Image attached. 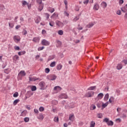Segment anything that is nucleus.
Segmentation results:
<instances>
[{"label": "nucleus", "instance_id": "1", "mask_svg": "<svg viewBox=\"0 0 127 127\" xmlns=\"http://www.w3.org/2000/svg\"><path fill=\"white\" fill-rule=\"evenodd\" d=\"M57 78V76L55 74H50L47 77V79L50 81H54V80H56Z\"/></svg>", "mask_w": 127, "mask_h": 127}, {"label": "nucleus", "instance_id": "2", "mask_svg": "<svg viewBox=\"0 0 127 127\" xmlns=\"http://www.w3.org/2000/svg\"><path fill=\"white\" fill-rule=\"evenodd\" d=\"M94 91H89L86 93L85 97H87V98H91V97H93L94 96Z\"/></svg>", "mask_w": 127, "mask_h": 127}, {"label": "nucleus", "instance_id": "3", "mask_svg": "<svg viewBox=\"0 0 127 127\" xmlns=\"http://www.w3.org/2000/svg\"><path fill=\"white\" fill-rule=\"evenodd\" d=\"M41 44L44 46H48V45L50 44V42L45 39H44L42 41Z\"/></svg>", "mask_w": 127, "mask_h": 127}, {"label": "nucleus", "instance_id": "4", "mask_svg": "<svg viewBox=\"0 0 127 127\" xmlns=\"http://www.w3.org/2000/svg\"><path fill=\"white\" fill-rule=\"evenodd\" d=\"M39 85L40 87V90H44V87H45V82L41 81L39 83Z\"/></svg>", "mask_w": 127, "mask_h": 127}, {"label": "nucleus", "instance_id": "5", "mask_svg": "<svg viewBox=\"0 0 127 127\" xmlns=\"http://www.w3.org/2000/svg\"><path fill=\"white\" fill-rule=\"evenodd\" d=\"M26 75V73L24 70H21L18 74V77H24Z\"/></svg>", "mask_w": 127, "mask_h": 127}, {"label": "nucleus", "instance_id": "6", "mask_svg": "<svg viewBox=\"0 0 127 127\" xmlns=\"http://www.w3.org/2000/svg\"><path fill=\"white\" fill-rule=\"evenodd\" d=\"M37 119L39 120L40 121H43V119H44V116L43 115L42 113H40L37 115Z\"/></svg>", "mask_w": 127, "mask_h": 127}, {"label": "nucleus", "instance_id": "7", "mask_svg": "<svg viewBox=\"0 0 127 127\" xmlns=\"http://www.w3.org/2000/svg\"><path fill=\"white\" fill-rule=\"evenodd\" d=\"M56 24L59 27H63V26H64V23L60 22V21H57L56 22Z\"/></svg>", "mask_w": 127, "mask_h": 127}, {"label": "nucleus", "instance_id": "8", "mask_svg": "<svg viewBox=\"0 0 127 127\" xmlns=\"http://www.w3.org/2000/svg\"><path fill=\"white\" fill-rule=\"evenodd\" d=\"M103 97H104V94L100 93L98 95L97 98H95V100H97V101H99V100L103 99Z\"/></svg>", "mask_w": 127, "mask_h": 127}, {"label": "nucleus", "instance_id": "9", "mask_svg": "<svg viewBox=\"0 0 127 127\" xmlns=\"http://www.w3.org/2000/svg\"><path fill=\"white\" fill-rule=\"evenodd\" d=\"M99 8H100V5L98 3H96L93 6V9L94 10H99Z\"/></svg>", "mask_w": 127, "mask_h": 127}, {"label": "nucleus", "instance_id": "10", "mask_svg": "<svg viewBox=\"0 0 127 127\" xmlns=\"http://www.w3.org/2000/svg\"><path fill=\"white\" fill-rule=\"evenodd\" d=\"M29 81H34L35 82V81L37 80H40V78H37L36 77H29Z\"/></svg>", "mask_w": 127, "mask_h": 127}, {"label": "nucleus", "instance_id": "11", "mask_svg": "<svg viewBox=\"0 0 127 127\" xmlns=\"http://www.w3.org/2000/svg\"><path fill=\"white\" fill-rule=\"evenodd\" d=\"M68 96L66 94H62L59 96L60 99H67Z\"/></svg>", "mask_w": 127, "mask_h": 127}, {"label": "nucleus", "instance_id": "12", "mask_svg": "<svg viewBox=\"0 0 127 127\" xmlns=\"http://www.w3.org/2000/svg\"><path fill=\"white\" fill-rule=\"evenodd\" d=\"M33 94L31 92V91H29L27 92V94H26V98H29V97H31Z\"/></svg>", "mask_w": 127, "mask_h": 127}, {"label": "nucleus", "instance_id": "13", "mask_svg": "<svg viewBox=\"0 0 127 127\" xmlns=\"http://www.w3.org/2000/svg\"><path fill=\"white\" fill-rule=\"evenodd\" d=\"M61 45H62V42L60 40H57V47H61Z\"/></svg>", "mask_w": 127, "mask_h": 127}, {"label": "nucleus", "instance_id": "14", "mask_svg": "<svg viewBox=\"0 0 127 127\" xmlns=\"http://www.w3.org/2000/svg\"><path fill=\"white\" fill-rule=\"evenodd\" d=\"M13 40L14 41L17 40V41H20V37L19 36H14L13 37Z\"/></svg>", "mask_w": 127, "mask_h": 127}, {"label": "nucleus", "instance_id": "15", "mask_svg": "<svg viewBox=\"0 0 127 127\" xmlns=\"http://www.w3.org/2000/svg\"><path fill=\"white\" fill-rule=\"evenodd\" d=\"M27 114V111L24 110L21 112V116L22 117H25L26 116V114Z\"/></svg>", "mask_w": 127, "mask_h": 127}, {"label": "nucleus", "instance_id": "16", "mask_svg": "<svg viewBox=\"0 0 127 127\" xmlns=\"http://www.w3.org/2000/svg\"><path fill=\"white\" fill-rule=\"evenodd\" d=\"M63 65L61 64H59L57 66V69L58 70V71H60L61 69H62Z\"/></svg>", "mask_w": 127, "mask_h": 127}, {"label": "nucleus", "instance_id": "17", "mask_svg": "<svg viewBox=\"0 0 127 127\" xmlns=\"http://www.w3.org/2000/svg\"><path fill=\"white\" fill-rule=\"evenodd\" d=\"M62 88H61V87H60V86H55L54 88V91H61Z\"/></svg>", "mask_w": 127, "mask_h": 127}, {"label": "nucleus", "instance_id": "18", "mask_svg": "<svg viewBox=\"0 0 127 127\" xmlns=\"http://www.w3.org/2000/svg\"><path fill=\"white\" fill-rule=\"evenodd\" d=\"M74 117V115L73 114H70L69 116V119L68 120L69 121H71V122H74V119H73V118Z\"/></svg>", "mask_w": 127, "mask_h": 127}, {"label": "nucleus", "instance_id": "19", "mask_svg": "<svg viewBox=\"0 0 127 127\" xmlns=\"http://www.w3.org/2000/svg\"><path fill=\"white\" fill-rule=\"evenodd\" d=\"M117 68L118 69V70H121V69H122V68H123V64H118Z\"/></svg>", "mask_w": 127, "mask_h": 127}, {"label": "nucleus", "instance_id": "20", "mask_svg": "<svg viewBox=\"0 0 127 127\" xmlns=\"http://www.w3.org/2000/svg\"><path fill=\"white\" fill-rule=\"evenodd\" d=\"M101 4H102V6H103V7L104 8H106V7H107V5H108L107 3L106 2H105V1L102 2Z\"/></svg>", "mask_w": 127, "mask_h": 127}, {"label": "nucleus", "instance_id": "21", "mask_svg": "<svg viewBox=\"0 0 127 127\" xmlns=\"http://www.w3.org/2000/svg\"><path fill=\"white\" fill-rule=\"evenodd\" d=\"M87 28H91V27H93L94 26V23H90L89 24L87 25Z\"/></svg>", "mask_w": 127, "mask_h": 127}, {"label": "nucleus", "instance_id": "22", "mask_svg": "<svg viewBox=\"0 0 127 127\" xmlns=\"http://www.w3.org/2000/svg\"><path fill=\"white\" fill-rule=\"evenodd\" d=\"M43 7H44L43 4H42V3L40 4V5L38 8L39 11H41V10L43 9Z\"/></svg>", "mask_w": 127, "mask_h": 127}, {"label": "nucleus", "instance_id": "23", "mask_svg": "<svg viewBox=\"0 0 127 127\" xmlns=\"http://www.w3.org/2000/svg\"><path fill=\"white\" fill-rule=\"evenodd\" d=\"M54 58H55V55L50 56L48 58V60L49 61H50L51 60H53Z\"/></svg>", "mask_w": 127, "mask_h": 127}, {"label": "nucleus", "instance_id": "24", "mask_svg": "<svg viewBox=\"0 0 127 127\" xmlns=\"http://www.w3.org/2000/svg\"><path fill=\"white\" fill-rule=\"evenodd\" d=\"M50 67H55L56 66V62H53L51 63L50 65Z\"/></svg>", "mask_w": 127, "mask_h": 127}, {"label": "nucleus", "instance_id": "25", "mask_svg": "<svg viewBox=\"0 0 127 127\" xmlns=\"http://www.w3.org/2000/svg\"><path fill=\"white\" fill-rule=\"evenodd\" d=\"M13 60H14L15 61H16L18 60V59H19V57H18V56H17V55H15V56L13 57Z\"/></svg>", "mask_w": 127, "mask_h": 127}, {"label": "nucleus", "instance_id": "26", "mask_svg": "<svg viewBox=\"0 0 127 127\" xmlns=\"http://www.w3.org/2000/svg\"><path fill=\"white\" fill-rule=\"evenodd\" d=\"M19 99H16L13 102V105L14 106H16V105H17V103H18V102H19Z\"/></svg>", "mask_w": 127, "mask_h": 127}, {"label": "nucleus", "instance_id": "27", "mask_svg": "<svg viewBox=\"0 0 127 127\" xmlns=\"http://www.w3.org/2000/svg\"><path fill=\"white\" fill-rule=\"evenodd\" d=\"M25 53H26L25 51H22V52H19L18 54L19 56H21V55H24Z\"/></svg>", "mask_w": 127, "mask_h": 127}, {"label": "nucleus", "instance_id": "28", "mask_svg": "<svg viewBox=\"0 0 127 127\" xmlns=\"http://www.w3.org/2000/svg\"><path fill=\"white\" fill-rule=\"evenodd\" d=\"M109 100V93H107L104 97V101H107Z\"/></svg>", "mask_w": 127, "mask_h": 127}, {"label": "nucleus", "instance_id": "29", "mask_svg": "<svg viewBox=\"0 0 127 127\" xmlns=\"http://www.w3.org/2000/svg\"><path fill=\"white\" fill-rule=\"evenodd\" d=\"M108 126H114V122L112 121H110L107 123Z\"/></svg>", "mask_w": 127, "mask_h": 127}, {"label": "nucleus", "instance_id": "30", "mask_svg": "<svg viewBox=\"0 0 127 127\" xmlns=\"http://www.w3.org/2000/svg\"><path fill=\"white\" fill-rule=\"evenodd\" d=\"M37 88H36V87L35 86H32V87H31V91H36V90H37Z\"/></svg>", "mask_w": 127, "mask_h": 127}, {"label": "nucleus", "instance_id": "31", "mask_svg": "<svg viewBox=\"0 0 127 127\" xmlns=\"http://www.w3.org/2000/svg\"><path fill=\"white\" fill-rule=\"evenodd\" d=\"M115 100V98L114 97L112 96L109 99V103H112L113 102H114V100Z\"/></svg>", "mask_w": 127, "mask_h": 127}, {"label": "nucleus", "instance_id": "32", "mask_svg": "<svg viewBox=\"0 0 127 127\" xmlns=\"http://www.w3.org/2000/svg\"><path fill=\"white\" fill-rule=\"evenodd\" d=\"M58 33L59 35H63V34H64L63 30H59L58 32Z\"/></svg>", "mask_w": 127, "mask_h": 127}, {"label": "nucleus", "instance_id": "33", "mask_svg": "<svg viewBox=\"0 0 127 127\" xmlns=\"http://www.w3.org/2000/svg\"><path fill=\"white\" fill-rule=\"evenodd\" d=\"M96 123L94 121H92L90 124V127H95Z\"/></svg>", "mask_w": 127, "mask_h": 127}, {"label": "nucleus", "instance_id": "34", "mask_svg": "<svg viewBox=\"0 0 127 127\" xmlns=\"http://www.w3.org/2000/svg\"><path fill=\"white\" fill-rule=\"evenodd\" d=\"M22 6H24V5H27V4H28V3H27V2H26V1L25 0L22 1Z\"/></svg>", "mask_w": 127, "mask_h": 127}, {"label": "nucleus", "instance_id": "35", "mask_svg": "<svg viewBox=\"0 0 127 127\" xmlns=\"http://www.w3.org/2000/svg\"><path fill=\"white\" fill-rule=\"evenodd\" d=\"M97 118H98L99 119H102V118H103V114H102V113L98 114Z\"/></svg>", "mask_w": 127, "mask_h": 127}, {"label": "nucleus", "instance_id": "36", "mask_svg": "<svg viewBox=\"0 0 127 127\" xmlns=\"http://www.w3.org/2000/svg\"><path fill=\"white\" fill-rule=\"evenodd\" d=\"M24 121L25 123H28L29 122V118L28 117H26L24 119Z\"/></svg>", "mask_w": 127, "mask_h": 127}, {"label": "nucleus", "instance_id": "37", "mask_svg": "<svg viewBox=\"0 0 127 127\" xmlns=\"http://www.w3.org/2000/svg\"><path fill=\"white\" fill-rule=\"evenodd\" d=\"M54 121L55 123H58V122H59V118L56 117H55Z\"/></svg>", "mask_w": 127, "mask_h": 127}, {"label": "nucleus", "instance_id": "38", "mask_svg": "<svg viewBox=\"0 0 127 127\" xmlns=\"http://www.w3.org/2000/svg\"><path fill=\"white\" fill-rule=\"evenodd\" d=\"M22 33L23 35H26V34H27V31H26V30L25 29H23Z\"/></svg>", "mask_w": 127, "mask_h": 127}, {"label": "nucleus", "instance_id": "39", "mask_svg": "<svg viewBox=\"0 0 127 127\" xmlns=\"http://www.w3.org/2000/svg\"><path fill=\"white\" fill-rule=\"evenodd\" d=\"M109 118H105L103 120V122L104 123H106L107 124L108 123H109Z\"/></svg>", "mask_w": 127, "mask_h": 127}, {"label": "nucleus", "instance_id": "40", "mask_svg": "<svg viewBox=\"0 0 127 127\" xmlns=\"http://www.w3.org/2000/svg\"><path fill=\"white\" fill-rule=\"evenodd\" d=\"M13 96L14 98H16V97H18V92H15Z\"/></svg>", "mask_w": 127, "mask_h": 127}, {"label": "nucleus", "instance_id": "41", "mask_svg": "<svg viewBox=\"0 0 127 127\" xmlns=\"http://www.w3.org/2000/svg\"><path fill=\"white\" fill-rule=\"evenodd\" d=\"M49 24L50 26H52V27H53L55 23H54V22L51 21V22H50Z\"/></svg>", "mask_w": 127, "mask_h": 127}, {"label": "nucleus", "instance_id": "42", "mask_svg": "<svg viewBox=\"0 0 127 127\" xmlns=\"http://www.w3.org/2000/svg\"><path fill=\"white\" fill-rule=\"evenodd\" d=\"M53 105H57L58 104V101L57 100H53L52 102Z\"/></svg>", "mask_w": 127, "mask_h": 127}, {"label": "nucleus", "instance_id": "43", "mask_svg": "<svg viewBox=\"0 0 127 127\" xmlns=\"http://www.w3.org/2000/svg\"><path fill=\"white\" fill-rule=\"evenodd\" d=\"M9 26L10 28H13L14 25L12 23H9Z\"/></svg>", "mask_w": 127, "mask_h": 127}, {"label": "nucleus", "instance_id": "44", "mask_svg": "<svg viewBox=\"0 0 127 127\" xmlns=\"http://www.w3.org/2000/svg\"><path fill=\"white\" fill-rule=\"evenodd\" d=\"M95 88H96V86H91V87H90L89 88H88V90H95Z\"/></svg>", "mask_w": 127, "mask_h": 127}, {"label": "nucleus", "instance_id": "45", "mask_svg": "<svg viewBox=\"0 0 127 127\" xmlns=\"http://www.w3.org/2000/svg\"><path fill=\"white\" fill-rule=\"evenodd\" d=\"M45 73H48L50 72V69L49 68H45Z\"/></svg>", "mask_w": 127, "mask_h": 127}, {"label": "nucleus", "instance_id": "46", "mask_svg": "<svg viewBox=\"0 0 127 127\" xmlns=\"http://www.w3.org/2000/svg\"><path fill=\"white\" fill-rule=\"evenodd\" d=\"M0 9L1 10H3L4 9V6L2 4H0Z\"/></svg>", "mask_w": 127, "mask_h": 127}, {"label": "nucleus", "instance_id": "47", "mask_svg": "<svg viewBox=\"0 0 127 127\" xmlns=\"http://www.w3.org/2000/svg\"><path fill=\"white\" fill-rule=\"evenodd\" d=\"M33 41L34 42H37V41H38V38L37 37H35L33 39Z\"/></svg>", "mask_w": 127, "mask_h": 127}, {"label": "nucleus", "instance_id": "48", "mask_svg": "<svg viewBox=\"0 0 127 127\" xmlns=\"http://www.w3.org/2000/svg\"><path fill=\"white\" fill-rule=\"evenodd\" d=\"M45 47L44 46L41 47H39L38 48V51H41V50H43V49H44Z\"/></svg>", "mask_w": 127, "mask_h": 127}, {"label": "nucleus", "instance_id": "49", "mask_svg": "<svg viewBox=\"0 0 127 127\" xmlns=\"http://www.w3.org/2000/svg\"><path fill=\"white\" fill-rule=\"evenodd\" d=\"M108 106V104L107 103H103L102 104V109H105V108H106V107H107Z\"/></svg>", "mask_w": 127, "mask_h": 127}, {"label": "nucleus", "instance_id": "50", "mask_svg": "<svg viewBox=\"0 0 127 127\" xmlns=\"http://www.w3.org/2000/svg\"><path fill=\"white\" fill-rule=\"evenodd\" d=\"M40 112H43L44 111V108L43 107H40L39 109Z\"/></svg>", "mask_w": 127, "mask_h": 127}, {"label": "nucleus", "instance_id": "51", "mask_svg": "<svg viewBox=\"0 0 127 127\" xmlns=\"http://www.w3.org/2000/svg\"><path fill=\"white\" fill-rule=\"evenodd\" d=\"M36 1L37 3H39V4H41V3H42V0H36Z\"/></svg>", "mask_w": 127, "mask_h": 127}, {"label": "nucleus", "instance_id": "52", "mask_svg": "<svg viewBox=\"0 0 127 127\" xmlns=\"http://www.w3.org/2000/svg\"><path fill=\"white\" fill-rule=\"evenodd\" d=\"M96 109V106L93 105L91 106V110H95Z\"/></svg>", "mask_w": 127, "mask_h": 127}, {"label": "nucleus", "instance_id": "53", "mask_svg": "<svg viewBox=\"0 0 127 127\" xmlns=\"http://www.w3.org/2000/svg\"><path fill=\"white\" fill-rule=\"evenodd\" d=\"M77 20H79V17H75L74 19H73V21L76 22Z\"/></svg>", "mask_w": 127, "mask_h": 127}, {"label": "nucleus", "instance_id": "54", "mask_svg": "<svg viewBox=\"0 0 127 127\" xmlns=\"http://www.w3.org/2000/svg\"><path fill=\"white\" fill-rule=\"evenodd\" d=\"M27 5L28 9H30V8H31V4L28 3Z\"/></svg>", "mask_w": 127, "mask_h": 127}, {"label": "nucleus", "instance_id": "55", "mask_svg": "<svg viewBox=\"0 0 127 127\" xmlns=\"http://www.w3.org/2000/svg\"><path fill=\"white\" fill-rule=\"evenodd\" d=\"M88 2H89V0H85V1H83L84 4H88Z\"/></svg>", "mask_w": 127, "mask_h": 127}, {"label": "nucleus", "instance_id": "56", "mask_svg": "<svg viewBox=\"0 0 127 127\" xmlns=\"http://www.w3.org/2000/svg\"><path fill=\"white\" fill-rule=\"evenodd\" d=\"M26 108L27 109V110H28V111H30V106H29V105H27L26 106Z\"/></svg>", "mask_w": 127, "mask_h": 127}, {"label": "nucleus", "instance_id": "57", "mask_svg": "<svg viewBox=\"0 0 127 127\" xmlns=\"http://www.w3.org/2000/svg\"><path fill=\"white\" fill-rule=\"evenodd\" d=\"M45 15L46 16L47 19H48L49 18V16H50L49 14L46 13Z\"/></svg>", "mask_w": 127, "mask_h": 127}, {"label": "nucleus", "instance_id": "58", "mask_svg": "<svg viewBox=\"0 0 127 127\" xmlns=\"http://www.w3.org/2000/svg\"><path fill=\"white\" fill-rule=\"evenodd\" d=\"M124 3V0H119V4H123Z\"/></svg>", "mask_w": 127, "mask_h": 127}, {"label": "nucleus", "instance_id": "59", "mask_svg": "<svg viewBox=\"0 0 127 127\" xmlns=\"http://www.w3.org/2000/svg\"><path fill=\"white\" fill-rule=\"evenodd\" d=\"M34 112L35 114H38V113H39V112L38 111V110L37 109H34Z\"/></svg>", "mask_w": 127, "mask_h": 127}, {"label": "nucleus", "instance_id": "60", "mask_svg": "<svg viewBox=\"0 0 127 127\" xmlns=\"http://www.w3.org/2000/svg\"><path fill=\"white\" fill-rule=\"evenodd\" d=\"M117 14H118L119 15H121V14H122V13L121 12V10H118L117 12Z\"/></svg>", "mask_w": 127, "mask_h": 127}, {"label": "nucleus", "instance_id": "61", "mask_svg": "<svg viewBox=\"0 0 127 127\" xmlns=\"http://www.w3.org/2000/svg\"><path fill=\"white\" fill-rule=\"evenodd\" d=\"M20 27H21V26L20 25H17V26H16L15 29H18V28H20Z\"/></svg>", "mask_w": 127, "mask_h": 127}, {"label": "nucleus", "instance_id": "62", "mask_svg": "<svg viewBox=\"0 0 127 127\" xmlns=\"http://www.w3.org/2000/svg\"><path fill=\"white\" fill-rule=\"evenodd\" d=\"M64 13V15H65L66 16H69V13H68V12H67L66 11H65Z\"/></svg>", "mask_w": 127, "mask_h": 127}, {"label": "nucleus", "instance_id": "63", "mask_svg": "<svg viewBox=\"0 0 127 127\" xmlns=\"http://www.w3.org/2000/svg\"><path fill=\"white\" fill-rule=\"evenodd\" d=\"M64 3L65 5H67L68 4V1H67V0H64Z\"/></svg>", "mask_w": 127, "mask_h": 127}, {"label": "nucleus", "instance_id": "64", "mask_svg": "<svg viewBox=\"0 0 127 127\" xmlns=\"http://www.w3.org/2000/svg\"><path fill=\"white\" fill-rule=\"evenodd\" d=\"M15 50H19V49H20V48H19V47H18V46H16L15 47Z\"/></svg>", "mask_w": 127, "mask_h": 127}]
</instances>
